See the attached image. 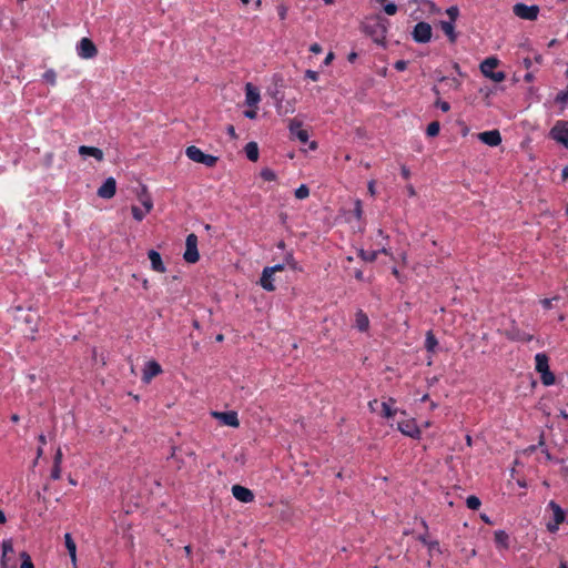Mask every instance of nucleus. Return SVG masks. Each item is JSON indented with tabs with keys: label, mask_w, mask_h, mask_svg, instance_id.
Returning a JSON list of instances; mask_svg holds the SVG:
<instances>
[{
	"label": "nucleus",
	"mask_w": 568,
	"mask_h": 568,
	"mask_svg": "<svg viewBox=\"0 0 568 568\" xmlns=\"http://www.w3.org/2000/svg\"><path fill=\"white\" fill-rule=\"evenodd\" d=\"M148 256L151 261V267L153 271L155 272H159V273H164L165 272V265L162 261V257L160 255V253L155 250H150L148 252Z\"/></svg>",
	"instance_id": "4be33fe9"
},
{
	"label": "nucleus",
	"mask_w": 568,
	"mask_h": 568,
	"mask_svg": "<svg viewBox=\"0 0 568 568\" xmlns=\"http://www.w3.org/2000/svg\"><path fill=\"white\" fill-rule=\"evenodd\" d=\"M9 554H14L12 539H6L2 541V556L0 559L1 568H16L14 564L9 565L11 560Z\"/></svg>",
	"instance_id": "f3484780"
},
{
	"label": "nucleus",
	"mask_w": 568,
	"mask_h": 568,
	"mask_svg": "<svg viewBox=\"0 0 568 568\" xmlns=\"http://www.w3.org/2000/svg\"><path fill=\"white\" fill-rule=\"evenodd\" d=\"M433 36L432 26L428 22L420 21L415 24L412 37L416 43H428Z\"/></svg>",
	"instance_id": "39448f33"
},
{
	"label": "nucleus",
	"mask_w": 568,
	"mask_h": 568,
	"mask_svg": "<svg viewBox=\"0 0 568 568\" xmlns=\"http://www.w3.org/2000/svg\"><path fill=\"white\" fill-rule=\"evenodd\" d=\"M408 62L405 60H398L394 63V68L397 71H405L407 69Z\"/></svg>",
	"instance_id": "6e6d98bb"
},
{
	"label": "nucleus",
	"mask_w": 568,
	"mask_h": 568,
	"mask_svg": "<svg viewBox=\"0 0 568 568\" xmlns=\"http://www.w3.org/2000/svg\"><path fill=\"white\" fill-rule=\"evenodd\" d=\"M288 130L291 134L297 138L302 143H306L308 141V132L302 129L301 121L292 119L288 124Z\"/></svg>",
	"instance_id": "a211bd4d"
},
{
	"label": "nucleus",
	"mask_w": 568,
	"mask_h": 568,
	"mask_svg": "<svg viewBox=\"0 0 568 568\" xmlns=\"http://www.w3.org/2000/svg\"><path fill=\"white\" fill-rule=\"evenodd\" d=\"M244 116L253 120L257 116V112L255 110H246L244 111Z\"/></svg>",
	"instance_id": "e2e57ef3"
},
{
	"label": "nucleus",
	"mask_w": 568,
	"mask_h": 568,
	"mask_svg": "<svg viewBox=\"0 0 568 568\" xmlns=\"http://www.w3.org/2000/svg\"><path fill=\"white\" fill-rule=\"evenodd\" d=\"M185 246L186 248L183 254V258L187 263H196L200 260V254L197 251V236L194 233L186 236Z\"/></svg>",
	"instance_id": "0eeeda50"
},
{
	"label": "nucleus",
	"mask_w": 568,
	"mask_h": 568,
	"mask_svg": "<svg viewBox=\"0 0 568 568\" xmlns=\"http://www.w3.org/2000/svg\"><path fill=\"white\" fill-rule=\"evenodd\" d=\"M185 154L193 162L204 164L207 168L215 166L219 161L217 156L206 154L195 145L187 146L185 150Z\"/></svg>",
	"instance_id": "7ed1b4c3"
},
{
	"label": "nucleus",
	"mask_w": 568,
	"mask_h": 568,
	"mask_svg": "<svg viewBox=\"0 0 568 568\" xmlns=\"http://www.w3.org/2000/svg\"><path fill=\"white\" fill-rule=\"evenodd\" d=\"M50 477L53 480H58L61 477V466L60 465L53 464Z\"/></svg>",
	"instance_id": "864d4df0"
},
{
	"label": "nucleus",
	"mask_w": 568,
	"mask_h": 568,
	"mask_svg": "<svg viewBox=\"0 0 568 568\" xmlns=\"http://www.w3.org/2000/svg\"><path fill=\"white\" fill-rule=\"evenodd\" d=\"M513 12L520 19L534 21L538 17L539 7L537 4L527 6L519 2L513 7Z\"/></svg>",
	"instance_id": "423d86ee"
},
{
	"label": "nucleus",
	"mask_w": 568,
	"mask_h": 568,
	"mask_svg": "<svg viewBox=\"0 0 568 568\" xmlns=\"http://www.w3.org/2000/svg\"><path fill=\"white\" fill-rule=\"evenodd\" d=\"M555 101L557 103L566 104L568 102V88L566 90L560 91Z\"/></svg>",
	"instance_id": "09e8293b"
},
{
	"label": "nucleus",
	"mask_w": 568,
	"mask_h": 568,
	"mask_svg": "<svg viewBox=\"0 0 568 568\" xmlns=\"http://www.w3.org/2000/svg\"><path fill=\"white\" fill-rule=\"evenodd\" d=\"M21 567L20 568H34L32 559L27 551L20 552Z\"/></svg>",
	"instance_id": "ea45409f"
},
{
	"label": "nucleus",
	"mask_w": 568,
	"mask_h": 568,
	"mask_svg": "<svg viewBox=\"0 0 568 568\" xmlns=\"http://www.w3.org/2000/svg\"><path fill=\"white\" fill-rule=\"evenodd\" d=\"M138 197L143 207L145 209V212L149 213L153 207V201L145 185L142 186Z\"/></svg>",
	"instance_id": "a878e982"
},
{
	"label": "nucleus",
	"mask_w": 568,
	"mask_h": 568,
	"mask_svg": "<svg viewBox=\"0 0 568 568\" xmlns=\"http://www.w3.org/2000/svg\"><path fill=\"white\" fill-rule=\"evenodd\" d=\"M273 84L274 89H268L271 97L274 100L275 106L278 113H282L284 93L282 92V88L284 87V79L280 74L273 75Z\"/></svg>",
	"instance_id": "6e6552de"
},
{
	"label": "nucleus",
	"mask_w": 568,
	"mask_h": 568,
	"mask_svg": "<svg viewBox=\"0 0 568 568\" xmlns=\"http://www.w3.org/2000/svg\"><path fill=\"white\" fill-rule=\"evenodd\" d=\"M213 416L217 418L223 425L231 427H239L240 425L237 413L234 410L213 412Z\"/></svg>",
	"instance_id": "4468645a"
},
{
	"label": "nucleus",
	"mask_w": 568,
	"mask_h": 568,
	"mask_svg": "<svg viewBox=\"0 0 568 568\" xmlns=\"http://www.w3.org/2000/svg\"><path fill=\"white\" fill-rule=\"evenodd\" d=\"M333 59H334V53L333 52H328V54L326 55V58L324 60V64L328 65L332 62Z\"/></svg>",
	"instance_id": "774afa93"
},
{
	"label": "nucleus",
	"mask_w": 568,
	"mask_h": 568,
	"mask_svg": "<svg viewBox=\"0 0 568 568\" xmlns=\"http://www.w3.org/2000/svg\"><path fill=\"white\" fill-rule=\"evenodd\" d=\"M295 197L298 199V200H304L306 199L308 195H310V189L306 184H301L296 190H295Z\"/></svg>",
	"instance_id": "58836bf2"
},
{
	"label": "nucleus",
	"mask_w": 568,
	"mask_h": 568,
	"mask_svg": "<svg viewBox=\"0 0 568 568\" xmlns=\"http://www.w3.org/2000/svg\"><path fill=\"white\" fill-rule=\"evenodd\" d=\"M246 158L252 161L256 162L258 160V145L256 142L251 141L248 142L244 148Z\"/></svg>",
	"instance_id": "c85d7f7f"
},
{
	"label": "nucleus",
	"mask_w": 568,
	"mask_h": 568,
	"mask_svg": "<svg viewBox=\"0 0 568 568\" xmlns=\"http://www.w3.org/2000/svg\"><path fill=\"white\" fill-rule=\"evenodd\" d=\"M226 132L227 134L232 138V139H236V133H235V129L232 124L227 125L226 128Z\"/></svg>",
	"instance_id": "0e129e2a"
},
{
	"label": "nucleus",
	"mask_w": 568,
	"mask_h": 568,
	"mask_svg": "<svg viewBox=\"0 0 568 568\" xmlns=\"http://www.w3.org/2000/svg\"><path fill=\"white\" fill-rule=\"evenodd\" d=\"M357 53L355 51H352L348 55H347V60L353 63L355 62V60L357 59Z\"/></svg>",
	"instance_id": "338daca9"
},
{
	"label": "nucleus",
	"mask_w": 568,
	"mask_h": 568,
	"mask_svg": "<svg viewBox=\"0 0 568 568\" xmlns=\"http://www.w3.org/2000/svg\"><path fill=\"white\" fill-rule=\"evenodd\" d=\"M116 192V181L114 178L110 176L108 178L103 184L98 189L97 194L101 199H112L115 195Z\"/></svg>",
	"instance_id": "f8f14e48"
},
{
	"label": "nucleus",
	"mask_w": 568,
	"mask_h": 568,
	"mask_svg": "<svg viewBox=\"0 0 568 568\" xmlns=\"http://www.w3.org/2000/svg\"><path fill=\"white\" fill-rule=\"evenodd\" d=\"M422 526L425 529V534L418 536V540L420 542H423L424 545H427V542H428V525H427V523L424 519H422Z\"/></svg>",
	"instance_id": "3c124183"
},
{
	"label": "nucleus",
	"mask_w": 568,
	"mask_h": 568,
	"mask_svg": "<svg viewBox=\"0 0 568 568\" xmlns=\"http://www.w3.org/2000/svg\"><path fill=\"white\" fill-rule=\"evenodd\" d=\"M388 26V19L382 17L381 14H376L366 18L365 21L362 22L361 29L366 36L371 37L375 43L385 48Z\"/></svg>",
	"instance_id": "f257e3e1"
},
{
	"label": "nucleus",
	"mask_w": 568,
	"mask_h": 568,
	"mask_svg": "<svg viewBox=\"0 0 568 568\" xmlns=\"http://www.w3.org/2000/svg\"><path fill=\"white\" fill-rule=\"evenodd\" d=\"M266 268L270 271L271 274L274 275V273L281 272L285 268V263H278L273 266H266Z\"/></svg>",
	"instance_id": "5fc2aeb1"
},
{
	"label": "nucleus",
	"mask_w": 568,
	"mask_h": 568,
	"mask_svg": "<svg viewBox=\"0 0 568 568\" xmlns=\"http://www.w3.org/2000/svg\"><path fill=\"white\" fill-rule=\"evenodd\" d=\"M428 547V549L432 551V550H437L439 551V542L437 540H432L427 542L426 545Z\"/></svg>",
	"instance_id": "bf43d9fd"
},
{
	"label": "nucleus",
	"mask_w": 568,
	"mask_h": 568,
	"mask_svg": "<svg viewBox=\"0 0 568 568\" xmlns=\"http://www.w3.org/2000/svg\"><path fill=\"white\" fill-rule=\"evenodd\" d=\"M260 92L252 83L245 85V103L248 106H255L260 102Z\"/></svg>",
	"instance_id": "aec40b11"
},
{
	"label": "nucleus",
	"mask_w": 568,
	"mask_h": 568,
	"mask_svg": "<svg viewBox=\"0 0 568 568\" xmlns=\"http://www.w3.org/2000/svg\"><path fill=\"white\" fill-rule=\"evenodd\" d=\"M356 327L361 332H366L369 327L368 316L362 310L356 313Z\"/></svg>",
	"instance_id": "c756f323"
},
{
	"label": "nucleus",
	"mask_w": 568,
	"mask_h": 568,
	"mask_svg": "<svg viewBox=\"0 0 568 568\" xmlns=\"http://www.w3.org/2000/svg\"><path fill=\"white\" fill-rule=\"evenodd\" d=\"M494 541L498 548H509V536L505 530H496L494 532Z\"/></svg>",
	"instance_id": "393cba45"
},
{
	"label": "nucleus",
	"mask_w": 568,
	"mask_h": 568,
	"mask_svg": "<svg viewBox=\"0 0 568 568\" xmlns=\"http://www.w3.org/2000/svg\"><path fill=\"white\" fill-rule=\"evenodd\" d=\"M499 64V60L496 57H489L480 63V71L486 77L495 82H501L506 79V73L503 71L495 72V68Z\"/></svg>",
	"instance_id": "f03ea898"
},
{
	"label": "nucleus",
	"mask_w": 568,
	"mask_h": 568,
	"mask_svg": "<svg viewBox=\"0 0 568 568\" xmlns=\"http://www.w3.org/2000/svg\"><path fill=\"white\" fill-rule=\"evenodd\" d=\"M77 53L82 59H93L98 54V49L91 39L82 38L77 45Z\"/></svg>",
	"instance_id": "1a4fd4ad"
},
{
	"label": "nucleus",
	"mask_w": 568,
	"mask_h": 568,
	"mask_svg": "<svg viewBox=\"0 0 568 568\" xmlns=\"http://www.w3.org/2000/svg\"><path fill=\"white\" fill-rule=\"evenodd\" d=\"M62 450L61 448L59 447L54 454V457H53V464L54 465H60L62 464Z\"/></svg>",
	"instance_id": "4d7b16f0"
},
{
	"label": "nucleus",
	"mask_w": 568,
	"mask_h": 568,
	"mask_svg": "<svg viewBox=\"0 0 568 568\" xmlns=\"http://www.w3.org/2000/svg\"><path fill=\"white\" fill-rule=\"evenodd\" d=\"M273 281V274H271L270 271L266 267H264L262 276L260 278L261 286L267 292H274L276 287Z\"/></svg>",
	"instance_id": "b1692460"
},
{
	"label": "nucleus",
	"mask_w": 568,
	"mask_h": 568,
	"mask_svg": "<svg viewBox=\"0 0 568 568\" xmlns=\"http://www.w3.org/2000/svg\"><path fill=\"white\" fill-rule=\"evenodd\" d=\"M400 173H402V176H403L405 180H408V179H409V176H410L409 169H408L406 165H402V168H400Z\"/></svg>",
	"instance_id": "680f3d73"
},
{
	"label": "nucleus",
	"mask_w": 568,
	"mask_h": 568,
	"mask_svg": "<svg viewBox=\"0 0 568 568\" xmlns=\"http://www.w3.org/2000/svg\"><path fill=\"white\" fill-rule=\"evenodd\" d=\"M131 212H132V215L134 217V220L136 221H142L146 214V212H143L140 207H138L136 205H133L131 207Z\"/></svg>",
	"instance_id": "c03bdc74"
},
{
	"label": "nucleus",
	"mask_w": 568,
	"mask_h": 568,
	"mask_svg": "<svg viewBox=\"0 0 568 568\" xmlns=\"http://www.w3.org/2000/svg\"><path fill=\"white\" fill-rule=\"evenodd\" d=\"M446 13L448 14L449 17V21L448 22H453L455 23V21L457 20V18L459 17V9L457 6H452L449 7L447 10H446Z\"/></svg>",
	"instance_id": "37998d69"
},
{
	"label": "nucleus",
	"mask_w": 568,
	"mask_h": 568,
	"mask_svg": "<svg viewBox=\"0 0 568 568\" xmlns=\"http://www.w3.org/2000/svg\"><path fill=\"white\" fill-rule=\"evenodd\" d=\"M260 175L264 181H275L276 180V173L270 168L262 169Z\"/></svg>",
	"instance_id": "a19ab883"
},
{
	"label": "nucleus",
	"mask_w": 568,
	"mask_h": 568,
	"mask_svg": "<svg viewBox=\"0 0 568 568\" xmlns=\"http://www.w3.org/2000/svg\"><path fill=\"white\" fill-rule=\"evenodd\" d=\"M549 138L568 149V120H558L550 129Z\"/></svg>",
	"instance_id": "20e7f679"
},
{
	"label": "nucleus",
	"mask_w": 568,
	"mask_h": 568,
	"mask_svg": "<svg viewBox=\"0 0 568 568\" xmlns=\"http://www.w3.org/2000/svg\"><path fill=\"white\" fill-rule=\"evenodd\" d=\"M398 8L394 2L386 3L384 6V11L388 16H394L397 12Z\"/></svg>",
	"instance_id": "603ef678"
},
{
	"label": "nucleus",
	"mask_w": 568,
	"mask_h": 568,
	"mask_svg": "<svg viewBox=\"0 0 568 568\" xmlns=\"http://www.w3.org/2000/svg\"><path fill=\"white\" fill-rule=\"evenodd\" d=\"M276 10H277L278 18L281 20H285L287 17L288 7L285 3H280L276 7Z\"/></svg>",
	"instance_id": "a18cd8bd"
},
{
	"label": "nucleus",
	"mask_w": 568,
	"mask_h": 568,
	"mask_svg": "<svg viewBox=\"0 0 568 568\" xmlns=\"http://www.w3.org/2000/svg\"><path fill=\"white\" fill-rule=\"evenodd\" d=\"M353 213L355 215V217L357 220H361L362 219V215H363V207H362V201L361 200H356L355 203H354V210H353Z\"/></svg>",
	"instance_id": "49530a36"
},
{
	"label": "nucleus",
	"mask_w": 568,
	"mask_h": 568,
	"mask_svg": "<svg viewBox=\"0 0 568 568\" xmlns=\"http://www.w3.org/2000/svg\"><path fill=\"white\" fill-rule=\"evenodd\" d=\"M79 154L84 156V158L85 156H92L98 162H102L103 159H104L103 151L101 149H99V148H95V146L81 145L79 148Z\"/></svg>",
	"instance_id": "412c9836"
},
{
	"label": "nucleus",
	"mask_w": 568,
	"mask_h": 568,
	"mask_svg": "<svg viewBox=\"0 0 568 568\" xmlns=\"http://www.w3.org/2000/svg\"><path fill=\"white\" fill-rule=\"evenodd\" d=\"M322 50H323V49H322L321 44H318V43H313V44H311V47H310V51H311V52H313V53H315V54L321 53V52H322Z\"/></svg>",
	"instance_id": "052dcab7"
},
{
	"label": "nucleus",
	"mask_w": 568,
	"mask_h": 568,
	"mask_svg": "<svg viewBox=\"0 0 568 568\" xmlns=\"http://www.w3.org/2000/svg\"><path fill=\"white\" fill-rule=\"evenodd\" d=\"M480 505H481L480 499H479L477 496H475V495H470V496H468V497H467V499H466V506H467L469 509H471V510H477V509H479Z\"/></svg>",
	"instance_id": "c9c22d12"
},
{
	"label": "nucleus",
	"mask_w": 568,
	"mask_h": 568,
	"mask_svg": "<svg viewBox=\"0 0 568 568\" xmlns=\"http://www.w3.org/2000/svg\"><path fill=\"white\" fill-rule=\"evenodd\" d=\"M558 300H560V296L556 295V296H554L551 298H542V300H540V304L542 305V307L545 310H550L552 307V302L554 301H558Z\"/></svg>",
	"instance_id": "de8ad7c7"
},
{
	"label": "nucleus",
	"mask_w": 568,
	"mask_h": 568,
	"mask_svg": "<svg viewBox=\"0 0 568 568\" xmlns=\"http://www.w3.org/2000/svg\"><path fill=\"white\" fill-rule=\"evenodd\" d=\"M162 373V367L156 361H149L143 368L142 381L150 383L151 379Z\"/></svg>",
	"instance_id": "2eb2a0df"
},
{
	"label": "nucleus",
	"mask_w": 568,
	"mask_h": 568,
	"mask_svg": "<svg viewBox=\"0 0 568 568\" xmlns=\"http://www.w3.org/2000/svg\"><path fill=\"white\" fill-rule=\"evenodd\" d=\"M440 28L444 33L447 36L448 40L452 43H455L457 40V33L455 32V27L453 22L440 21Z\"/></svg>",
	"instance_id": "cd10ccee"
},
{
	"label": "nucleus",
	"mask_w": 568,
	"mask_h": 568,
	"mask_svg": "<svg viewBox=\"0 0 568 568\" xmlns=\"http://www.w3.org/2000/svg\"><path fill=\"white\" fill-rule=\"evenodd\" d=\"M283 263H285V266H290L293 271L297 270V262L295 261L292 252H287L285 254Z\"/></svg>",
	"instance_id": "79ce46f5"
},
{
	"label": "nucleus",
	"mask_w": 568,
	"mask_h": 568,
	"mask_svg": "<svg viewBox=\"0 0 568 568\" xmlns=\"http://www.w3.org/2000/svg\"><path fill=\"white\" fill-rule=\"evenodd\" d=\"M435 106L439 108L443 112H448L450 110V104L446 101L440 100V98L436 99Z\"/></svg>",
	"instance_id": "8fccbe9b"
},
{
	"label": "nucleus",
	"mask_w": 568,
	"mask_h": 568,
	"mask_svg": "<svg viewBox=\"0 0 568 568\" xmlns=\"http://www.w3.org/2000/svg\"><path fill=\"white\" fill-rule=\"evenodd\" d=\"M379 253L386 254L387 251H386V248H382V250H377V251H365L362 248L358 252V256L365 262H374L377 258Z\"/></svg>",
	"instance_id": "7c9ffc66"
},
{
	"label": "nucleus",
	"mask_w": 568,
	"mask_h": 568,
	"mask_svg": "<svg viewBox=\"0 0 568 568\" xmlns=\"http://www.w3.org/2000/svg\"><path fill=\"white\" fill-rule=\"evenodd\" d=\"M232 494L237 500L242 503H251L254 500L253 491L241 485H234L232 487Z\"/></svg>",
	"instance_id": "6ab92c4d"
},
{
	"label": "nucleus",
	"mask_w": 568,
	"mask_h": 568,
	"mask_svg": "<svg viewBox=\"0 0 568 568\" xmlns=\"http://www.w3.org/2000/svg\"><path fill=\"white\" fill-rule=\"evenodd\" d=\"M318 72L317 71H313V70H306L305 71V78L307 79H311L313 81H317L318 80Z\"/></svg>",
	"instance_id": "13d9d810"
},
{
	"label": "nucleus",
	"mask_w": 568,
	"mask_h": 568,
	"mask_svg": "<svg viewBox=\"0 0 568 568\" xmlns=\"http://www.w3.org/2000/svg\"><path fill=\"white\" fill-rule=\"evenodd\" d=\"M504 335L509 341L515 342H530L534 338L532 335L519 329L515 324H513L510 328L506 329Z\"/></svg>",
	"instance_id": "ddd939ff"
},
{
	"label": "nucleus",
	"mask_w": 568,
	"mask_h": 568,
	"mask_svg": "<svg viewBox=\"0 0 568 568\" xmlns=\"http://www.w3.org/2000/svg\"><path fill=\"white\" fill-rule=\"evenodd\" d=\"M438 341L436 336L433 334L432 331H428L425 339V348L427 349V352L435 353Z\"/></svg>",
	"instance_id": "2f4dec72"
},
{
	"label": "nucleus",
	"mask_w": 568,
	"mask_h": 568,
	"mask_svg": "<svg viewBox=\"0 0 568 568\" xmlns=\"http://www.w3.org/2000/svg\"><path fill=\"white\" fill-rule=\"evenodd\" d=\"M64 545L70 556L72 565L77 566V545L70 532L64 534Z\"/></svg>",
	"instance_id": "5701e85b"
},
{
	"label": "nucleus",
	"mask_w": 568,
	"mask_h": 568,
	"mask_svg": "<svg viewBox=\"0 0 568 568\" xmlns=\"http://www.w3.org/2000/svg\"><path fill=\"white\" fill-rule=\"evenodd\" d=\"M535 362V368L539 374L549 368V357L545 353L536 354Z\"/></svg>",
	"instance_id": "bb28decb"
},
{
	"label": "nucleus",
	"mask_w": 568,
	"mask_h": 568,
	"mask_svg": "<svg viewBox=\"0 0 568 568\" xmlns=\"http://www.w3.org/2000/svg\"><path fill=\"white\" fill-rule=\"evenodd\" d=\"M440 130V124L438 121H433L427 125L426 134L429 138H435L438 135Z\"/></svg>",
	"instance_id": "f704fd0d"
},
{
	"label": "nucleus",
	"mask_w": 568,
	"mask_h": 568,
	"mask_svg": "<svg viewBox=\"0 0 568 568\" xmlns=\"http://www.w3.org/2000/svg\"><path fill=\"white\" fill-rule=\"evenodd\" d=\"M478 139L489 146H497L501 143L500 132L496 129L479 133Z\"/></svg>",
	"instance_id": "dca6fc26"
},
{
	"label": "nucleus",
	"mask_w": 568,
	"mask_h": 568,
	"mask_svg": "<svg viewBox=\"0 0 568 568\" xmlns=\"http://www.w3.org/2000/svg\"><path fill=\"white\" fill-rule=\"evenodd\" d=\"M540 379L545 386H550L555 384L556 377L555 374L550 371V368H548L540 373Z\"/></svg>",
	"instance_id": "72a5a7b5"
},
{
	"label": "nucleus",
	"mask_w": 568,
	"mask_h": 568,
	"mask_svg": "<svg viewBox=\"0 0 568 568\" xmlns=\"http://www.w3.org/2000/svg\"><path fill=\"white\" fill-rule=\"evenodd\" d=\"M368 192L371 193V195H375V181L368 182Z\"/></svg>",
	"instance_id": "69168bd1"
},
{
	"label": "nucleus",
	"mask_w": 568,
	"mask_h": 568,
	"mask_svg": "<svg viewBox=\"0 0 568 568\" xmlns=\"http://www.w3.org/2000/svg\"><path fill=\"white\" fill-rule=\"evenodd\" d=\"M42 79L43 81H45L47 83L51 84V85H55L57 83V73L53 69H48L43 75H42Z\"/></svg>",
	"instance_id": "4c0bfd02"
},
{
	"label": "nucleus",
	"mask_w": 568,
	"mask_h": 568,
	"mask_svg": "<svg viewBox=\"0 0 568 568\" xmlns=\"http://www.w3.org/2000/svg\"><path fill=\"white\" fill-rule=\"evenodd\" d=\"M171 450H172V452H171V455H170V457H169V458H171V459H173V460H174L176 469H181V468H182V466H183V464H184V462H183V459H182L181 457H179V456L176 455V452H178V450H181V448H179V447H176V446H172V447H171Z\"/></svg>",
	"instance_id": "e433bc0d"
},
{
	"label": "nucleus",
	"mask_w": 568,
	"mask_h": 568,
	"mask_svg": "<svg viewBox=\"0 0 568 568\" xmlns=\"http://www.w3.org/2000/svg\"><path fill=\"white\" fill-rule=\"evenodd\" d=\"M395 403L394 398H389L387 402L382 403L383 416L386 418L393 417L397 409H393L392 405Z\"/></svg>",
	"instance_id": "473e14b6"
},
{
	"label": "nucleus",
	"mask_w": 568,
	"mask_h": 568,
	"mask_svg": "<svg viewBox=\"0 0 568 568\" xmlns=\"http://www.w3.org/2000/svg\"><path fill=\"white\" fill-rule=\"evenodd\" d=\"M398 430L410 437V438H419L420 429L416 425L414 419H406L397 423Z\"/></svg>",
	"instance_id": "9b49d317"
},
{
	"label": "nucleus",
	"mask_w": 568,
	"mask_h": 568,
	"mask_svg": "<svg viewBox=\"0 0 568 568\" xmlns=\"http://www.w3.org/2000/svg\"><path fill=\"white\" fill-rule=\"evenodd\" d=\"M548 507L554 511V523L547 524V529L550 532H556L559 528V525L565 521V511L554 500L548 504Z\"/></svg>",
	"instance_id": "9d476101"
}]
</instances>
